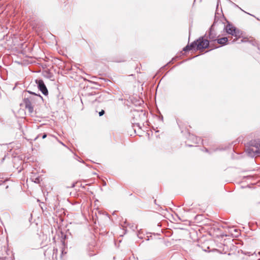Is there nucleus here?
Segmentation results:
<instances>
[{
	"label": "nucleus",
	"instance_id": "obj_9",
	"mask_svg": "<svg viewBox=\"0 0 260 260\" xmlns=\"http://www.w3.org/2000/svg\"><path fill=\"white\" fill-rule=\"evenodd\" d=\"M211 35H211V33H210V34L209 35V39H210L211 40H214V38H213V37H212L211 36Z\"/></svg>",
	"mask_w": 260,
	"mask_h": 260
},
{
	"label": "nucleus",
	"instance_id": "obj_6",
	"mask_svg": "<svg viewBox=\"0 0 260 260\" xmlns=\"http://www.w3.org/2000/svg\"><path fill=\"white\" fill-rule=\"evenodd\" d=\"M24 104L25 107L27 109L29 113H31L34 111V107L32 102L30 101L27 97H25L24 99Z\"/></svg>",
	"mask_w": 260,
	"mask_h": 260
},
{
	"label": "nucleus",
	"instance_id": "obj_1",
	"mask_svg": "<svg viewBox=\"0 0 260 260\" xmlns=\"http://www.w3.org/2000/svg\"><path fill=\"white\" fill-rule=\"evenodd\" d=\"M209 45V42L207 39L201 37L192 42L190 45H187L184 47L183 50L187 51L190 50H201L207 48Z\"/></svg>",
	"mask_w": 260,
	"mask_h": 260
},
{
	"label": "nucleus",
	"instance_id": "obj_7",
	"mask_svg": "<svg viewBox=\"0 0 260 260\" xmlns=\"http://www.w3.org/2000/svg\"><path fill=\"white\" fill-rule=\"evenodd\" d=\"M217 43L221 45H225L228 41V39L226 37H223L217 40Z\"/></svg>",
	"mask_w": 260,
	"mask_h": 260
},
{
	"label": "nucleus",
	"instance_id": "obj_4",
	"mask_svg": "<svg viewBox=\"0 0 260 260\" xmlns=\"http://www.w3.org/2000/svg\"><path fill=\"white\" fill-rule=\"evenodd\" d=\"M36 82L38 87L42 93L45 95L48 94V90L42 80H36Z\"/></svg>",
	"mask_w": 260,
	"mask_h": 260
},
{
	"label": "nucleus",
	"instance_id": "obj_11",
	"mask_svg": "<svg viewBox=\"0 0 260 260\" xmlns=\"http://www.w3.org/2000/svg\"><path fill=\"white\" fill-rule=\"evenodd\" d=\"M94 101H98V102H101V101L98 100V97H96L95 98Z\"/></svg>",
	"mask_w": 260,
	"mask_h": 260
},
{
	"label": "nucleus",
	"instance_id": "obj_8",
	"mask_svg": "<svg viewBox=\"0 0 260 260\" xmlns=\"http://www.w3.org/2000/svg\"><path fill=\"white\" fill-rule=\"evenodd\" d=\"M104 113H105L104 110H102L101 111H100L99 112V116H101L103 115L104 114Z\"/></svg>",
	"mask_w": 260,
	"mask_h": 260
},
{
	"label": "nucleus",
	"instance_id": "obj_12",
	"mask_svg": "<svg viewBox=\"0 0 260 260\" xmlns=\"http://www.w3.org/2000/svg\"><path fill=\"white\" fill-rule=\"evenodd\" d=\"M59 143H60V144H61L62 145H63V146H65V145H64L63 143H62V142H59Z\"/></svg>",
	"mask_w": 260,
	"mask_h": 260
},
{
	"label": "nucleus",
	"instance_id": "obj_13",
	"mask_svg": "<svg viewBox=\"0 0 260 260\" xmlns=\"http://www.w3.org/2000/svg\"><path fill=\"white\" fill-rule=\"evenodd\" d=\"M54 251H56L57 252V249H54Z\"/></svg>",
	"mask_w": 260,
	"mask_h": 260
},
{
	"label": "nucleus",
	"instance_id": "obj_10",
	"mask_svg": "<svg viewBox=\"0 0 260 260\" xmlns=\"http://www.w3.org/2000/svg\"><path fill=\"white\" fill-rule=\"evenodd\" d=\"M46 137H47V135L44 134V135L43 136L42 138H43V139H45Z\"/></svg>",
	"mask_w": 260,
	"mask_h": 260
},
{
	"label": "nucleus",
	"instance_id": "obj_5",
	"mask_svg": "<svg viewBox=\"0 0 260 260\" xmlns=\"http://www.w3.org/2000/svg\"><path fill=\"white\" fill-rule=\"evenodd\" d=\"M27 92L31 95L27 97L32 102L33 104L36 102H41L43 101V98L41 95L37 94L29 91H27Z\"/></svg>",
	"mask_w": 260,
	"mask_h": 260
},
{
	"label": "nucleus",
	"instance_id": "obj_3",
	"mask_svg": "<svg viewBox=\"0 0 260 260\" xmlns=\"http://www.w3.org/2000/svg\"><path fill=\"white\" fill-rule=\"evenodd\" d=\"M225 31L234 37L235 38L233 40V42H235L239 38H241L242 32L239 29H237L235 26L231 24H228L225 27Z\"/></svg>",
	"mask_w": 260,
	"mask_h": 260
},
{
	"label": "nucleus",
	"instance_id": "obj_2",
	"mask_svg": "<svg viewBox=\"0 0 260 260\" xmlns=\"http://www.w3.org/2000/svg\"><path fill=\"white\" fill-rule=\"evenodd\" d=\"M246 152L248 156L250 157H254L260 155V141L256 142L254 144H251L248 147Z\"/></svg>",
	"mask_w": 260,
	"mask_h": 260
}]
</instances>
